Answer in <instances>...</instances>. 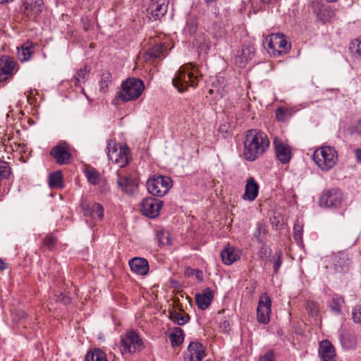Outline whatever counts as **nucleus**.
I'll list each match as a JSON object with an SVG mask.
<instances>
[{
  "label": "nucleus",
  "mask_w": 361,
  "mask_h": 361,
  "mask_svg": "<svg viewBox=\"0 0 361 361\" xmlns=\"http://www.w3.org/2000/svg\"><path fill=\"white\" fill-rule=\"evenodd\" d=\"M269 145V140L264 132L257 129L247 130L244 141V159L254 161L266 152Z\"/></svg>",
  "instance_id": "f257e3e1"
},
{
  "label": "nucleus",
  "mask_w": 361,
  "mask_h": 361,
  "mask_svg": "<svg viewBox=\"0 0 361 361\" xmlns=\"http://www.w3.org/2000/svg\"><path fill=\"white\" fill-rule=\"evenodd\" d=\"M145 90L144 82L137 78H128L121 83V90L112 100V104L119 105L138 99Z\"/></svg>",
  "instance_id": "f03ea898"
},
{
  "label": "nucleus",
  "mask_w": 361,
  "mask_h": 361,
  "mask_svg": "<svg viewBox=\"0 0 361 361\" xmlns=\"http://www.w3.org/2000/svg\"><path fill=\"white\" fill-rule=\"evenodd\" d=\"M195 66L187 63L180 66L172 80L173 85L180 92L187 90L189 86L195 87L198 84V77L195 75Z\"/></svg>",
  "instance_id": "7ed1b4c3"
},
{
  "label": "nucleus",
  "mask_w": 361,
  "mask_h": 361,
  "mask_svg": "<svg viewBox=\"0 0 361 361\" xmlns=\"http://www.w3.org/2000/svg\"><path fill=\"white\" fill-rule=\"evenodd\" d=\"M314 162L324 171L334 168L338 161V152L334 147L322 146L312 155Z\"/></svg>",
  "instance_id": "20e7f679"
},
{
  "label": "nucleus",
  "mask_w": 361,
  "mask_h": 361,
  "mask_svg": "<svg viewBox=\"0 0 361 361\" xmlns=\"http://www.w3.org/2000/svg\"><path fill=\"white\" fill-rule=\"evenodd\" d=\"M173 185L169 176L154 174L149 177L146 187L149 194L155 197H163L168 193Z\"/></svg>",
  "instance_id": "39448f33"
},
{
  "label": "nucleus",
  "mask_w": 361,
  "mask_h": 361,
  "mask_svg": "<svg viewBox=\"0 0 361 361\" xmlns=\"http://www.w3.org/2000/svg\"><path fill=\"white\" fill-rule=\"evenodd\" d=\"M120 347L121 352L134 353L143 350L145 345L138 333L131 330L121 337Z\"/></svg>",
  "instance_id": "423d86ee"
},
{
  "label": "nucleus",
  "mask_w": 361,
  "mask_h": 361,
  "mask_svg": "<svg viewBox=\"0 0 361 361\" xmlns=\"http://www.w3.org/2000/svg\"><path fill=\"white\" fill-rule=\"evenodd\" d=\"M343 201V195L338 188L324 190L319 200L320 207L331 209H338Z\"/></svg>",
  "instance_id": "0eeeda50"
},
{
  "label": "nucleus",
  "mask_w": 361,
  "mask_h": 361,
  "mask_svg": "<svg viewBox=\"0 0 361 361\" xmlns=\"http://www.w3.org/2000/svg\"><path fill=\"white\" fill-rule=\"evenodd\" d=\"M80 207L83 215L90 217L92 220L102 221L104 219V207L102 204L88 200L87 198H82Z\"/></svg>",
  "instance_id": "6e6552de"
},
{
  "label": "nucleus",
  "mask_w": 361,
  "mask_h": 361,
  "mask_svg": "<svg viewBox=\"0 0 361 361\" xmlns=\"http://www.w3.org/2000/svg\"><path fill=\"white\" fill-rule=\"evenodd\" d=\"M55 162L59 165H68L71 163L72 154L70 152V146L66 141H60L54 146L49 152Z\"/></svg>",
  "instance_id": "1a4fd4ad"
},
{
  "label": "nucleus",
  "mask_w": 361,
  "mask_h": 361,
  "mask_svg": "<svg viewBox=\"0 0 361 361\" xmlns=\"http://www.w3.org/2000/svg\"><path fill=\"white\" fill-rule=\"evenodd\" d=\"M18 63L11 56L4 55L0 57V82H8L18 71Z\"/></svg>",
  "instance_id": "9d476101"
},
{
  "label": "nucleus",
  "mask_w": 361,
  "mask_h": 361,
  "mask_svg": "<svg viewBox=\"0 0 361 361\" xmlns=\"http://www.w3.org/2000/svg\"><path fill=\"white\" fill-rule=\"evenodd\" d=\"M271 299L267 293L259 297L257 308V319L260 324H267L270 321Z\"/></svg>",
  "instance_id": "9b49d317"
},
{
  "label": "nucleus",
  "mask_w": 361,
  "mask_h": 361,
  "mask_svg": "<svg viewBox=\"0 0 361 361\" xmlns=\"http://www.w3.org/2000/svg\"><path fill=\"white\" fill-rule=\"evenodd\" d=\"M164 202L159 199L152 197H145L141 203V211L142 214L150 219H154L159 215L160 210Z\"/></svg>",
  "instance_id": "f8f14e48"
},
{
  "label": "nucleus",
  "mask_w": 361,
  "mask_h": 361,
  "mask_svg": "<svg viewBox=\"0 0 361 361\" xmlns=\"http://www.w3.org/2000/svg\"><path fill=\"white\" fill-rule=\"evenodd\" d=\"M118 188L128 195H133L138 189L139 181L132 175L122 176L117 173Z\"/></svg>",
  "instance_id": "ddd939ff"
},
{
  "label": "nucleus",
  "mask_w": 361,
  "mask_h": 361,
  "mask_svg": "<svg viewBox=\"0 0 361 361\" xmlns=\"http://www.w3.org/2000/svg\"><path fill=\"white\" fill-rule=\"evenodd\" d=\"M332 264L335 273L345 275L350 271L352 260L348 253L338 252L334 256Z\"/></svg>",
  "instance_id": "4468645a"
},
{
  "label": "nucleus",
  "mask_w": 361,
  "mask_h": 361,
  "mask_svg": "<svg viewBox=\"0 0 361 361\" xmlns=\"http://www.w3.org/2000/svg\"><path fill=\"white\" fill-rule=\"evenodd\" d=\"M276 159L282 164H288L293 157L291 147L281 139L275 137L273 142Z\"/></svg>",
  "instance_id": "2eb2a0df"
},
{
  "label": "nucleus",
  "mask_w": 361,
  "mask_h": 361,
  "mask_svg": "<svg viewBox=\"0 0 361 361\" xmlns=\"http://www.w3.org/2000/svg\"><path fill=\"white\" fill-rule=\"evenodd\" d=\"M169 0H152L147 9L149 19L160 20L168 10Z\"/></svg>",
  "instance_id": "dca6fc26"
},
{
  "label": "nucleus",
  "mask_w": 361,
  "mask_h": 361,
  "mask_svg": "<svg viewBox=\"0 0 361 361\" xmlns=\"http://www.w3.org/2000/svg\"><path fill=\"white\" fill-rule=\"evenodd\" d=\"M42 0H30L23 4L20 7L21 12L30 20H35L42 12Z\"/></svg>",
  "instance_id": "f3484780"
},
{
  "label": "nucleus",
  "mask_w": 361,
  "mask_h": 361,
  "mask_svg": "<svg viewBox=\"0 0 361 361\" xmlns=\"http://www.w3.org/2000/svg\"><path fill=\"white\" fill-rule=\"evenodd\" d=\"M205 355V347L203 344L198 341H192L184 353V360L201 361Z\"/></svg>",
  "instance_id": "a211bd4d"
},
{
  "label": "nucleus",
  "mask_w": 361,
  "mask_h": 361,
  "mask_svg": "<svg viewBox=\"0 0 361 361\" xmlns=\"http://www.w3.org/2000/svg\"><path fill=\"white\" fill-rule=\"evenodd\" d=\"M167 47L164 42H157L154 39L151 42V47H149L145 53V58L146 61H154L157 59L165 57Z\"/></svg>",
  "instance_id": "6ab92c4d"
},
{
  "label": "nucleus",
  "mask_w": 361,
  "mask_h": 361,
  "mask_svg": "<svg viewBox=\"0 0 361 361\" xmlns=\"http://www.w3.org/2000/svg\"><path fill=\"white\" fill-rule=\"evenodd\" d=\"M319 353L322 361H336V350L333 344L327 339L319 343Z\"/></svg>",
  "instance_id": "aec40b11"
},
{
  "label": "nucleus",
  "mask_w": 361,
  "mask_h": 361,
  "mask_svg": "<svg viewBox=\"0 0 361 361\" xmlns=\"http://www.w3.org/2000/svg\"><path fill=\"white\" fill-rule=\"evenodd\" d=\"M130 270L138 275L145 276L149 272L148 261L143 257H135L129 260Z\"/></svg>",
  "instance_id": "412c9836"
},
{
  "label": "nucleus",
  "mask_w": 361,
  "mask_h": 361,
  "mask_svg": "<svg viewBox=\"0 0 361 361\" xmlns=\"http://www.w3.org/2000/svg\"><path fill=\"white\" fill-rule=\"evenodd\" d=\"M259 189V186L257 182L253 178H248L246 181L243 199L250 202L254 201L258 196Z\"/></svg>",
  "instance_id": "4be33fe9"
},
{
  "label": "nucleus",
  "mask_w": 361,
  "mask_h": 361,
  "mask_svg": "<svg viewBox=\"0 0 361 361\" xmlns=\"http://www.w3.org/2000/svg\"><path fill=\"white\" fill-rule=\"evenodd\" d=\"M214 298V291L210 288H207L202 293L195 295V301L199 309L204 310L209 307Z\"/></svg>",
  "instance_id": "5701e85b"
},
{
  "label": "nucleus",
  "mask_w": 361,
  "mask_h": 361,
  "mask_svg": "<svg viewBox=\"0 0 361 361\" xmlns=\"http://www.w3.org/2000/svg\"><path fill=\"white\" fill-rule=\"evenodd\" d=\"M339 341L342 347L345 350H350L355 348L357 338L354 332L342 330L338 336Z\"/></svg>",
  "instance_id": "b1692460"
},
{
  "label": "nucleus",
  "mask_w": 361,
  "mask_h": 361,
  "mask_svg": "<svg viewBox=\"0 0 361 361\" xmlns=\"http://www.w3.org/2000/svg\"><path fill=\"white\" fill-rule=\"evenodd\" d=\"M221 257L224 264L231 265L240 259V252L233 247L227 245L221 252Z\"/></svg>",
  "instance_id": "393cba45"
},
{
  "label": "nucleus",
  "mask_w": 361,
  "mask_h": 361,
  "mask_svg": "<svg viewBox=\"0 0 361 361\" xmlns=\"http://www.w3.org/2000/svg\"><path fill=\"white\" fill-rule=\"evenodd\" d=\"M313 8L318 20L323 23L329 22L334 16V11L329 6L317 3L314 5Z\"/></svg>",
  "instance_id": "a878e982"
},
{
  "label": "nucleus",
  "mask_w": 361,
  "mask_h": 361,
  "mask_svg": "<svg viewBox=\"0 0 361 361\" xmlns=\"http://www.w3.org/2000/svg\"><path fill=\"white\" fill-rule=\"evenodd\" d=\"M194 45L197 46L199 56H206L211 49V41L207 35L202 34L198 35L193 41Z\"/></svg>",
  "instance_id": "bb28decb"
},
{
  "label": "nucleus",
  "mask_w": 361,
  "mask_h": 361,
  "mask_svg": "<svg viewBox=\"0 0 361 361\" xmlns=\"http://www.w3.org/2000/svg\"><path fill=\"white\" fill-rule=\"evenodd\" d=\"M274 44L277 49V56L287 54L291 48V44L288 42L284 35L280 33H274Z\"/></svg>",
  "instance_id": "cd10ccee"
},
{
  "label": "nucleus",
  "mask_w": 361,
  "mask_h": 361,
  "mask_svg": "<svg viewBox=\"0 0 361 361\" xmlns=\"http://www.w3.org/2000/svg\"><path fill=\"white\" fill-rule=\"evenodd\" d=\"M35 44L30 40H27L18 50V57L22 62L28 61L34 53Z\"/></svg>",
  "instance_id": "c85d7f7f"
},
{
  "label": "nucleus",
  "mask_w": 361,
  "mask_h": 361,
  "mask_svg": "<svg viewBox=\"0 0 361 361\" xmlns=\"http://www.w3.org/2000/svg\"><path fill=\"white\" fill-rule=\"evenodd\" d=\"M255 56V48L252 46L245 45L242 47L241 54L235 59L236 63L240 66H245L246 63L250 61Z\"/></svg>",
  "instance_id": "c756f323"
},
{
  "label": "nucleus",
  "mask_w": 361,
  "mask_h": 361,
  "mask_svg": "<svg viewBox=\"0 0 361 361\" xmlns=\"http://www.w3.org/2000/svg\"><path fill=\"white\" fill-rule=\"evenodd\" d=\"M49 186L51 188H64L63 173L61 170L52 172L49 176Z\"/></svg>",
  "instance_id": "7c9ffc66"
},
{
  "label": "nucleus",
  "mask_w": 361,
  "mask_h": 361,
  "mask_svg": "<svg viewBox=\"0 0 361 361\" xmlns=\"http://www.w3.org/2000/svg\"><path fill=\"white\" fill-rule=\"evenodd\" d=\"M268 233L267 225L262 221H259L256 224V228L253 232V238L258 243H263L265 242V238Z\"/></svg>",
  "instance_id": "2f4dec72"
},
{
  "label": "nucleus",
  "mask_w": 361,
  "mask_h": 361,
  "mask_svg": "<svg viewBox=\"0 0 361 361\" xmlns=\"http://www.w3.org/2000/svg\"><path fill=\"white\" fill-rule=\"evenodd\" d=\"M85 361H109L106 353L99 348L90 349L85 358Z\"/></svg>",
  "instance_id": "473e14b6"
},
{
  "label": "nucleus",
  "mask_w": 361,
  "mask_h": 361,
  "mask_svg": "<svg viewBox=\"0 0 361 361\" xmlns=\"http://www.w3.org/2000/svg\"><path fill=\"white\" fill-rule=\"evenodd\" d=\"M91 68L88 66L77 71L72 79L76 87H80L82 83H85L87 80Z\"/></svg>",
  "instance_id": "72a5a7b5"
},
{
  "label": "nucleus",
  "mask_w": 361,
  "mask_h": 361,
  "mask_svg": "<svg viewBox=\"0 0 361 361\" xmlns=\"http://www.w3.org/2000/svg\"><path fill=\"white\" fill-rule=\"evenodd\" d=\"M344 302L345 300L343 296L334 294L329 303L331 311L336 314H341L342 312L341 307Z\"/></svg>",
  "instance_id": "f704fd0d"
},
{
  "label": "nucleus",
  "mask_w": 361,
  "mask_h": 361,
  "mask_svg": "<svg viewBox=\"0 0 361 361\" xmlns=\"http://www.w3.org/2000/svg\"><path fill=\"white\" fill-rule=\"evenodd\" d=\"M169 319L174 323L183 326L190 320V316L188 314H181L176 310L169 311Z\"/></svg>",
  "instance_id": "c9c22d12"
},
{
  "label": "nucleus",
  "mask_w": 361,
  "mask_h": 361,
  "mask_svg": "<svg viewBox=\"0 0 361 361\" xmlns=\"http://www.w3.org/2000/svg\"><path fill=\"white\" fill-rule=\"evenodd\" d=\"M198 25V19L196 16L189 17L186 20V23L183 29L184 33L189 36L194 35L197 30Z\"/></svg>",
  "instance_id": "e433bc0d"
},
{
  "label": "nucleus",
  "mask_w": 361,
  "mask_h": 361,
  "mask_svg": "<svg viewBox=\"0 0 361 361\" xmlns=\"http://www.w3.org/2000/svg\"><path fill=\"white\" fill-rule=\"evenodd\" d=\"M173 331L169 335V338L172 346H178L184 341L183 330L180 327H174Z\"/></svg>",
  "instance_id": "4c0bfd02"
},
{
  "label": "nucleus",
  "mask_w": 361,
  "mask_h": 361,
  "mask_svg": "<svg viewBox=\"0 0 361 361\" xmlns=\"http://www.w3.org/2000/svg\"><path fill=\"white\" fill-rule=\"evenodd\" d=\"M156 240L159 246L171 244L170 233L164 229L156 231Z\"/></svg>",
  "instance_id": "58836bf2"
},
{
  "label": "nucleus",
  "mask_w": 361,
  "mask_h": 361,
  "mask_svg": "<svg viewBox=\"0 0 361 361\" xmlns=\"http://www.w3.org/2000/svg\"><path fill=\"white\" fill-rule=\"evenodd\" d=\"M302 233L303 224L300 223L298 220H297L293 226V235L294 240L299 246L303 245Z\"/></svg>",
  "instance_id": "ea45409f"
},
{
  "label": "nucleus",
  "mask_w": 361,
  "mask_h": 361,
  "mask_svg": "<svg viewBox=\"0 0 361 361\" xmlns=\"http://www.w3.org/2000/svg\"><path fill=\"white\" fill-rule=\"evenodd\" d=\"M349 49L353 57L357 60H361V37L351 41Z\"/></svg>",
  "instance_id": "a19ab883"
},
{
  "label": "nucleus",
  "mask_w": 361,
  "mask_h": 361,
  "mask_svg": "<svg viewBox=\"0 0 361 361\" xmlns=\"http://www.w3.org/2000/svg\"><path fill=\"white\" fill-rule=\"evenodd\" d=\"M85 175L90 184L93 185L99 184L100 173L96 169L92 168L90 169H86L85 171Z\"/></svg>",
  "instance_id": "79ce46f5"
},
{
  "label": "nucleus",
  "mask_w": 361,
  "mask_h": 361,
  "mask_svg": "<svg viewBox=\"0 0 361 361\" xmlns=\"http://www.w3.org/2000/svg\"><path fill=\"white\" fill-rule=\"evenodd\" d=\"M274 40V35L272 33L265 38V41L263 42V45L270 55L277 56V49L275 47Z\"/></svg>",
  "instance_id": "37998d69"
},
{
  "label": "nucleus",
  "mask_w": 361,
  "mask_h": 361,
  "mask_svg": "<svg viewBox=\"0 0 361 361\" xmlns=\"http://www.w3.org/2000/svg\"><path fill=\"white\" fill-rule=\"evenodd\" d=\"M112 84V75L110 72L105 71L102 73L101 80L99 82V90L103 92H106L109 90V85Z\"/></svg>",
  "instance_id": "c03bdc74"
},
{
  "label": "nucleus",
  "mask_w": 361,
  "mask_h": 361,
  "mask_svg": "<svg viewBox=\"0 0 361 361\" xmlns=\"http://www.w3.org/2000/svg\"><path fill=\"white\" fill-rule=\"evenodd\" d=\"M118 156L121 159L122 167H124L130 164L131 161L130 150L126 145L123 147H120V151Z\"/></svg>",
  "instance_id": "a18cd8bd"
},
{
  "label": "nucleus",
  "mask_w": 361,
  "mask_h": 361,
  "mask_svg": "<svg viewBox=\"0 0 361 361\" xmlns=\"http://www.w3.org/2000/svg\"><path fill=\"white\" fill-rule=\"evenodd\" d=\"M212 35L216 38H221L226 35V30L221 23L214 22L210 28Z\"/></svg>",
  "instance_id": "49530a36"
},
{
  "label": "nucleus",
  "mask_w": 361,
  "mask_h": 361,
  "mask_svg": "<svg viewBox=\"0 0 361 361\" xmlns=\"http://www.w3.org/2000/svg\"><path fill=\"white\" fill-rule=\"evenodd\" d=\"M273 271L274 274H277L282 264V251L281 250H277L275 252V255L273 257Z\"/></svg>",
  "instance_id": "de8ad7c7"
},
{
  "label": "nucleus",
  "mask_w": 361,
  "mask_h": 361,
  "mask_svg": "<svg viewBox=\"0 0 361 361\" xmlns=\"http://www.w3.org/2000/svg\"><path fill=\"white\" fill-rule=\"evenodd\" d=\"M56 242L57 238L51 233L47 235L43 240L44 245L50 251L55 248Z\"/></svg>",
  "instance_id": "09e8293b"
},
{
  "label": "nucleus",
  "mask_w": 361,
  "mask_h": 361,
  "mask_svg": "<svg viewBox=\"0 0 361 361\" xmlns=\"http://www.w3.org/2000/svg\"><path fill=\"white\" fill-rule=\"evenodd\" d=\"M186 274L188 276H195L200 283H202L204 281L203 271L200 269L188 267L187 268Z\"/></svg>",
  "instance_id": "8fccbe9b"
},
{
  "label": "nucleus",
  "mask_w": 361,
  "mask_h": 361,
  "mask_svg": "<svg viewBox=\"0 0 361 361\" xmlns=\"http://www.w3.org/2000/svg\"><path fill=\"white\" fill-rule=\"evenodd\" d=\"M107 156L109 159L113 160L112 154L117 152V143L115 140H109L108 145L106 148Z\"/></svg>",
  "instance_id": "3c124183"
},
{
  "label": "nucleus",
  "mask_w": 361,
  "mask_h": 361,
  "mask_svg": "<svg viewBox=\"0 0 361 361\" xmlns=\"http://www.w3.org/2000/svg\"><path fill=\"white\" fill-rule=\"evenodd\" d=\"M56 301L60 302L64 305H69L71 302V298L66 293L60 292L59 294H56Z\"/></svg>",
  "instance_id": "603ef678"
},
{
  "label": "nucleus",
  "mask_w": 361,
  "mask_h": 361,
  "mask_svg": "<svg viewBox=\"0 0 361 361\" xmlns=\"http://www.w3.org/2000/svg\"><path fill=\"white\" fill-rule=\"evenodd\" d=\"M307 310L310 315L315 317L319 312L318 305L313 301L308 302L307 303Z\"/></svg>",
  "instance_id": "864d4df0"
},
{
  "label": "nucleus",
  "mask_w": 361,
  "mask_h": 361,
  "mask_svg": "<svg viewBox=\"0 0 361 361\" xmlns=\"http://www.w3.org/2000/svg\"><path fill=\"white\" fill-rule=\"evenodd\" d=\"M260 244L262 245V246L258 252L259 257L261 259H264V258L267 259L269 257H270L271 250L270 249H268L265 242H264L263 243H260Z\"/></svg>",
  "instance_id": "5fc2aeb1"
},
{
  "label": "nucleus",
  "mask_w": 361,
  "mask_h": 361,
  "mask_svg": "<svg viewBox=\"0 0 361 361\" xmlns=\"http://www.w3.org/2000/svg\"><path fill=\"white\" fill-rule=\"evenodd\" d=\"M348 131L350 135L357 134L361 136V119L355 125L350 126Z\"/></svg>",
  "instance_id": "6e6d98bb"
},
{
  "label": "nucleus",
  "mask_w": 361,
  "mask_h": 361,
  "mask_svg": "<svg viewBox=\"0 0 361 361\" xmlns=\"http://www.w3.org/2000/svg\"><path fill=\"white\" fill-rule=\"evenodd\" d=\"M353 319L355 322L361 323V305H357L353 308Z\"/></svg>",
  "instance_id": "4d7b16f0"
},
{
  "label": "nucleus",
  "mask_w": 361,
  "mask_h": 361,
  "mask_svg": "<svg viewBox=\"0 0 361 361\" xmlns=\"http://www.w3.org/2000/svg\"><path fill=\"white\" fill-rule=\"evenodd\" d=\"M220 331L224 334H228L231 331V324L228 320L224 319L219 324Z\"/></svg>",
  "instance_id": "13d9d810"
},
{
  "label": "nucleus",
  "mask_w": 361,
  "mask_h": 361,
  "mask_svg": "<svg viewBox=\"0 0 361 361\" xmlns=\"http://www.w3.org/2000/svg\"><path fill=\"white\" fill-rule=\"evenodd\" d=\"M259 361H275L273 350H269L263 356L259 357Z\"/></svg>",
  "instance_id": "bf43d9fd"
},
{
  "label": "nucleus",
  "mask_w": 361,
  "mask_h": 361,
  "mask_svg": "<svg viewBox=\"0 0 361 361\" xmlns=\"http://www.w3.org/2000/svg\"><path fill=\"white\" fill-rule=\"evenodd\" d=\"M110 191V186L106 180H103L99 185V192L102 194H106Z\"/></svg>",
  "instance_id": "052dcab7"
},
{
  "label": "nucleus",
  "mask_w": 361,
  "mask_h": 361,
  "mask_svg": "<svg viewBox=\"0 0 361 361\" xmlns=\"http://www.w3.org/2000/svg\"><path fill=\"white\" fill-rule=\"evenodd\" d=\"M258 286V283L257 281H252L250 283V286L247 288V289L249 290V293L250 295H253L255 293L256 288Z\"/></svg>",
  "instance_id": "680f3d73"
},
{
  "label": "nucleus",
  "mask_w": 361,
  "mask_h": 361,
  "mask_svg": "<svg viewBox=\"0 0 361 361\" xmlns=\"http://www.w3.org/2000/svg\"><path fill=\"white\" fill-rule=\"evenodd\" d=\"M286 112L281 108H278L276 111V116L278 121H282L283 119Z\"/></svg>",
  "instance_id": "e2e57ef3"
},
{
  "label": "nucleus",
  "mask_w": 361,
  "mask_h": 361,
  "mask_svg": "<svg viewBox=\"0 0 361 361\" xmlns=\"http://www.w3.org/2000/svg\"><path fill=\"white\" fill-rule=\"evenodd\" d=\"M354 154L357 163L361 164V148H357L354 150Z\"/></svg>",
  "instance_id": "0e129e2a"
},
{
  "label": "nucleus",
  "mask_w": 361,
  "mask_h": 361,
  "mask_svg": "<svg viewBox=\"0 0 361 361\" xmlns=\"http://www.w3.org/2000/svg\"><path fill=\"white\" fill-rule=\"evenodd\" d=\"M8 264L3 261L2 259L0 258V270L4 271L8 268Z\"/></svg>",
  "instance_id": "69168bd1"
},
{
  "label": "nucleus",
  "mask_w": 361,
  "mask_h": 361,
  "mask_svg": "<svg viewBox=\"0 0 361 361\" xmlns=\"http://www.w3.org/2000/svg\"><path fill=\"white\" fill-rule=\"evenodd\" d=\"M14 0H0V4H8V3L12 2Z\"/></svg>",
  "instance_id": "338daca9"
},
{
  "label": "nucleus",
  "mask_w": 361,
  "mask_h": 361,
  "mask_svg": "<svg viewBox=\"0 0 361 361\" xmlns=\"http://www.w3.org/2000/svg\"><path fill=\"white\" fill-rule=\"evenodd\" d=\"M27 316H28V314H27L26 312H22V313H21V316H20V317H21L22 318H26Z\"/></svg>",
  "instance_id": "774afa93"
}]
</instances>
